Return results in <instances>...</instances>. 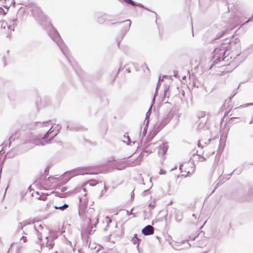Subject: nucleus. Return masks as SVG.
<instances>
[{"label":"nucleus","instance_id":"5701e85b","mask_svg":"<svg viewBox=\"0 0 253 253\" xmlns=\"http://www.w3.org/2000/svg\"><path fill=\"white\" fill-rule=\"evenodd\" d=\"M126 25V31H128L130 25H131V21L130 20H126L125 22Z\"/></svg>","mask_w":253,"mask_h":253},{"label":"nucleus","instance_id":"a19ab883","mask_svg":"<svg viewBox=\"0 0 253 253\" xmlns=\"http://www.w3.org/2000/svg\"><path fill=\"white\" fill-rule=\"evenodd\" d=\"M236 92H235V93L233 92L232 95L231 97H230V99H231V97H233L236 94Z\"/></svg>","mask_w":253,"mask_h":253},{"label":"nucleus","instance_id":"13d9d810","mask_svg":"<svg viewBox=\"0 0 253 253\" xmlns=\"http://www.w3.org/2000/svg\"><path fill=\"white\" fill-rule=\"evenodd\" d=\"M9 37V35H7L6 36V37Z\"/></svg>","mask_w":253,"mask_h":253},{"label":"nucleus","instance_id":"20e7f679","mask_svg":"<svg viewBox=\"0 0 253 253\" xmlns=\"http://www.w3.org/2000/svg\"><path fill=\"white\" fill-rule=\"evenodd\" d=\"M94 169V168L92 167L79 168L67 172L65 174H68L70 177H72L78 175L97 173V172L93 170Z\"/></svg>","mask_w":253,"mask_h":253},{"label":"nucleus","instance_id":"423d86ee","mask_svg":"<svg viewBox=\"0 0 253 253\" xmlns=\"http://www.w3.org/2000/svg\"><path fill=\"white\" fill-rule=\"evenodd\" d=\"M207 113L206 112H201L198 115L199 120L198 121V126L197 129L198 131H201L205 128V126L207 123L208 116H207Z\"/></svg>","mask_w":253,"mask_h":253},{"label":"nucleus","instance_id":"6e6d98bb","mask_svg":"<svg viewBox=\"0 0 253 253\" xmlns=\"http://www.w3.org/2000/svg\"><path fill=\"white\" fill-rule=\"evenodd\" d=\"M89 234H91V231L89 232Z\"/></svg>","mask_w":253,"mask_h":253},{"label":"nucleus","instance_id":"6ab92c4d","mask_svg":"<svg viewBox=\"0 0 253 253\" xmlns=\"http://www.w3.org/2000/svg\"><path fill=\"white\" fill-rule=\"evenodd\" d=\"M54 245V243L53 240H48L46 242V247L49 249H52Z\"/></svg>","mask_w":253,"mask_h":253},{"label":"nucleus","instance_id":"8fccbe9b","mask_svg":"<svg viewBox=\"0 0 253 253\" xmlns=\"http://www.w3.org/2000/svg\"><path fill=\"white\" fill-rule=\"evenodd\" d=\"M234 118H235V117H231V118H230V120H232V119H234Z\"/></svg>","mask_w":253,"mask_h":253},{"label":"nucleus","instance_id":"4be33fe9","mask_svg":"<svg viewBox=\"0 0 253 253\" xmlns=\"http://www.w3.org/2000/svg\"><path fill=\"white\" fill-rule=\"evenodd\" d=\"M163 80V79H161V77H160L159 78V80H158V82L157 83V86H156V91H155V94H154V97L153 98V101L155 99V96L157 95V91H158V89L159 88L160 86V82L161 81H162Z\"/></svg>","mask_w":253,"mask_h":253},{"label":"nucleus","instance_id":"c03bdc74","mask_svg":"<svg viewBox=\"0 0 253 253\" xmlns=\"http://www.w3.org/2000/svg\"><path fill=\"white\" fill-rule=\"evenodd\" d=\"M146 133V130H145V129H144L143 131V134L145 135Z\"/></svg>","mask_w":253,"mask_h":253},{"label":"nucleus","instance_id":"09e8293b","mask_svg":"<svg viewBox=\"0 0 253 253\" xmlns=\"http://www.w3.org/2000/svg\"><path fill=\"white\" fill-rule=\"evenodd\" d=\"M120 42V41H119V42H118V46H119Z\"/></svg>","mask_w":253,"mask_h":253},{"label":"nucleus","instance_id":"cd10ccee","mask_svg":"<svg viewBox=\"0 0 253 253\" xmlns=\"http://www.w3.org/2000/svg\"><path fill=\"white\" fill-rule=\"evenodd\" d=\"M226 31L225 30L222 31L220 33H219L217 34V39H219V38H221L223 35H224V34L225 33Z\"/></svg>","mask_w":253,"mask_h":253},{"label":"nucleus","instance_id":"f3484780","mask_svg":"<svg viewBox=\"0 0 253 253\" xmlns=\"http://www.w3.org/2000/svg\"><path fill=\"white\" fill-rule=\"evenodd\" d=\"M9 7L6 6H4V9L2 7H0V15H5L8 11Z\"/></svg>","mask_w":253,"mask_h":253},{"label":"nucleus","instance_id":"37998d69","mask_svg":"<svg viewBox=\"0 0 253 253\" xmlns=\"http://www.w3.org/2000/svg\"><path fill=\"white\" fill-rule=\"evenodd\" d=\"M98 220H99L98 218H97L96 219V221H95V225H96V224H97V223H98Z\"/></svg>","mask_w":253,"mask_h":253},{"label":"nucleus","instance_id":"1a4fd4ad","mask_svg":"<svg viewBox=\"0 0 253 253\" xmlns=\"http://www.w3.org/2000/svg\"><path fill=\"white\" fill-rule=\"evenodd\" d=\"M45 123H50V121H46L44 122H35L30 124V129H38L40 133H45L47 130H44L45 128L43 127H39L37 125L38 124H44Z\"/></svg>","mask_w":253,"mask_h":253},{"label":"nucleus","instance_id":"2eb2a0df","mask_svg":"<svg viewBox=\"0 0 253 253\" xmlns=\"http://www.w3.org/2000/svg\"><path fill=\"white\" fill-rule=\"evenodd\" d=\"M210 141V139H209L207 142L203 140H200L198 141V146L199 147H201L202 148H203L205 146V145L207 146V144L209 143Z\"/></svg>","mask_w":253,"mask_h":253},{"label":"nucleus","instance_id":"39448f33","mask_svg":"<svg viewBox=\"0 0 253 253\" xmlns=\"http://www.w3.org/2000/svg\"><path fill=\"white\" fill-rule=\"evenodd\" d=\"M226 47L221 46L215 48L213 51L212 58L214 60V63L217 64L221 61H223L226 58L225 54L226 52Z\"/></svg>","mask_w":253,"mask_h":253},{"label":"nucleus","instance_id":"c85d7f7f","mask_svg":"<svg viewBox=\"0 0 253 253\" xmlns=\"http://www.w3.org/2000/svg\"><path fill=\"white\" fill-rule=\"evenodd\" d=\"M169 87L168 86H166L165 87V89H164V96H166L167 92L169 90Z\"/></svg>","mask_w":253,"mask_h":253},{"label":"nucleus","instance_id":"f8f14e48","mask_svg":"<svg viewBox=\"0 0 253 253\" xmlns=\"http://www.w3.org/2000/svg\"><path fill=\"white\" fill-rule=\"evenodd\" d=\"M158 148V143H151L145 148V152L152 153L155 148Z\"/></svg>","mask_w":253,"mask_h":253},{"label":"nucleus","instance_id":"864d4df0","mask_svg":"<svg viewBox=\"0 0 253 253\" xmlns=\"http://www.w3.org/2000/svg\"><path fill=\"white\" fill-rule=\"evenodd\" d=\"M68 128H69V126H67V129H68Z\"/></svg>","mask_w":253,"mask_h":253},{"label":"nucleus","instance_id":"49530a36","mask_svg":"<svg viewBox=\"0 0 253 253\" xmlns=\"http://www.w3.org/2000/svg\"><path fill=\"white\" fill-rule=\"evenodd\" d=\"M182 166H183L182 165H180V167H179V169H181V170L182 169Z\"/></svg>","mask_w":253,"mask_h":253},{"label":"nucleus","instance_id":"a18cd8bd","mask_svg":"<svg viewBox=\"0 0 253 253\" xmlns=\"http://www.w3.org/2000/svg\"><path fill=\"white\" fill-rule=\"evenodd\" d=\"M19 225H20V228H21V229H22V228H23V227H22V223H21V222H20V223H19Z\"/></svg>","mask_w":253,"mask_h":253},{"label":"nucleus","instance_id":"f03ea898","mask_svg":"<svg viewBox=\"0 0 253 253\" xmlns=\"http://www.w3.org/2000/svg\"><path fill=\"white\" fill-rule=\"evenodd\" d=\"M39 127H44V130H47L46 132L43 135L39 134L37 136L34 135L32 133H28L26 136L25 142L31 143L34 146H43L51 143V139L56 136L59 132V129L58 125L53 129L52 125L50 123H45L44 124H38Z\"/></svg>","mask_w":253,"mask_h":253},{"label":"nucleus","instance_id":"bb28decb","mask_svg":"<svg viewBox=\"0 0 253 253\" xmlns=\"http://www.w3.org/2000/svg\"><path fill=\"white\" fill-rule=\"evenodd\" d=\"M226 31L225 30L222 31L220 33H219L217 34V39H219V38H221L223 35H224V34L225 33Z\"/></svg>","mask_w":253,"mask_h":253},{"label":"nucleus","instance_id":"aec40b11","mask_svg":"<svg viewBox=\"0 0 253 253\" xmlns=\"http://www.w3.org/2000/svg\"><path fill=\"white\" fill-rule=\"evenodd\" d=\"M87 182L91 186H94L96 185L97 184L100 183V182H99L98 180L96 179H90L88 180Z\"/></svg>","mask_w":253,"mask_h":253},{"label":"nucleus","instance_id":"b1692460","mask_svg":"<svg viewBox=\"0 0 253 253\" xmlns=\"http://www.w3.org/2000/svg\"><path fill=\"white\" fill-rule=\"evenodd\" d=\"M106 20L105 15H103L100 17H98V22L100 23H103Z\"/></svg>","mask_w":253,"mask_h":253},{"label":"nucleus","instance_id":"7ed1b4c3","mask_svg":"<svg viewBox=\"0 0 253 253\" xmlns=\"http://www.w3.org/2000/svg\"><path fill=\"white\" fill-rule=\"evenodd\" d=\"M86 193H84V197L79 199L80 205L79 208V214L83 220L88 219V223L90 224L92 216L90 215L94 213V210L93 208H89L86 211L88 204V200L85 197Z\"/></svg>","mask_w":253,"mask_h":253},{"label":"nucleus","instance_id":"c9c22d12","mask_svg":"<svg viewBox=\"0 0 253 253\" xmlns=\"http://www.w3.org/2000/svg\"><path fill=\"white\" fill-rule=\"evenodd\" d=\"M136 5H138V6L141 7H144V6L141 3H137Z\"/></svg>","mask_w":253,"mask_h":253},{"label":"nucleus","instance_id":"4d7b16f0","mask_svg":"<svg viewBox=\"0 0 253 253\" xmlns=\"http://www.w3.org/2000/svg\"><path fill=\"white\" fill-rule=\"evenodd\" d=\"M185 242V241H183L182 243H184Z\"/></svg>","mask_w":253,"mask_h":253},{"label":"nucleus","instance_id":"de8ad7c7","mask_svg":"<svg viewBox=\"0 0 253 253\" xmlns=\"http://www.w3.org/2000/svg\"><path fill=\"white\" fill-rule=\"evenodd\" d=\"M134 194H133V191L132 192V194H131V197H132V196H133Z\"/></svg>","mask_w":253,"mask_h":253},{"label":"nucleus","instance_id":"a878e982","mask_svg":"<svg viewBox=\"0 0 253 253\" xmlns=\"http://www.w3.org/2000/svg\"><path fill=\"white\" fill-rule=\"evenodd\" d=\"M175 218L177 221L179 222L181 220V219L182 218V215H181L179 213H176L175 215Z\"/></svg>","mask_w":253,"mask_h":253},{"label":"nucleus","instance_id":"e433bc0d","mask_svg":"<svg viewBox=\"0 0 253 253\" xmlns=\"http://www.w3.org/2000/svg\"><path fill=\"white\" fill-rule=\"evenodd\" d=\"M189 238L190 239H191V240H194L196 238V237H192L191 236L189 237Z\"/></svg>","mask_w":253,"mask_h":253},{"label":"nucleus","instance_id":"9b49d317","mask_svg":"<svg viewBox=\"0 0 253 253\" xmlns=\"http://www.w3.org/2000/svg\"><path fill=\"white\" fill-rule=\"evenodd\" d=\"M154 233V228L151 225H148L144 227L142 230V233L144 235H150Z\"/></svg>","mask_w":253,"mask_h":253},{"label":"nucleus","instance_id":"7c9ffc66","mask_svg":"<svg viewBox=\"0 0 253 253\" xmlns=\"http://www.w3.org/2000/svg\"><path fill=\"white\" fill-rule=\"evenodd\" d=\"M155 206V203L154 202V203H151L149 205V207L150 208H154Z\"/></svg>","mask_w":253,"mask_h":253},{"label":"nucleus","instance_id":"ea45409f","mask_svg":"<svg viewBox=\"0 0 253 253\" xmlns=\"http://www.w3.org/2000/svg\"><path fill=\"white\" fill-rule=\"evenodd\" d=\"M236 92H235V93L233 92L232 95L231 97H230V99H231V97H233L236 94Z\"/></svg>","mask_w":253,"mask_h":253},{"label":"nucleus","instance_id":"5fc2aeb1","mask_svg":"<svg viewBox=\"0 0 253 253\" xmlns=\"http://www.w3.org/2000/svg\"><path fill=\"white\" fill-rule=\"evenodd\" d=\"M192 215H193V217H195V214H193Z\"/></svg>","mask_w":253,"mask_h":253},{"label":"nucleus","instance_id":"393cba45","mask_svg":"<svg viewBox=\"0 0 253 253\" xmlns=\"http://www.w3.org/2000/svg\"><path fill=\"white\" fill-rule=\"evenodd\" d=\"M124 1L125 2L131 4L133 6H135L136 4V2L132 0H124Z\"/></svg>","mask_w":253,"mask_h":253},{"label":"nucleus","instance_id":"412c9836","mask_svg":"<svg viewBox=\"0 0 253 253\" xmlns=\"http://www.w3.org/2000/svg\"><path fill=\"white\" fill-rule=\"evenodd\" d=\"M35 230L38 232L40 233V230H42L43 229V226L41 224H35L34 226Z\"/></svg>","mask_w":253,"mask_h":253},{"label":"nucleus","instance_id":"ddd939ff","mask_svg":"<svg viewBox=\"0 0 253 253\" xmlns=\"http://www.w3.org/2000/svg\"><path fill=\"white\" fill-rule=\"evenodd\" d=\"M141 158H137L134 161L131 162L130 160H129L127 162V165L128 166L134 167L136 165H139L140 164Z\"/></svg>","mask_w":253,"mask_h":253},{"label":"nucleus","instance_id":"f257e3e1","mask_svg":"<svg viewBox=\"0 0 253 253\" xmlns=\"http://www.w3.org/2000/svg\"><path fill=\"white\" fill-rule=\"evenodd\" d=\"M31 10L35 19L38 21L41 25L45 28L50 37L57 43L62 52L66 57L76 73L80 74V69L78 66V64L73 59L71 58L69 56L67 47L65 45L63 41L61 39L59 33L53 27L50 21L42 12L40 7L35 5L33 6Z\"/></svg>","mask_w":253,"mask_h":253},{"label":"nucleus","instance_id":"4c0bfd02","mask_svg":"<svg viewBox=\"0 0 253 253\" xmlns=\"http://www.w3.org/2000/svg\"><path fill=\"white\" fill-rule=\"evenodd\" d=\"M126 167H123L122 168H116L118 169H125Z\"/></svg>","mask_w":253,"mask_h":253},{"label":"nucleus","instance_id":"473e14b6","mask_svg":"<svg viewBox=\"0 0 253 253\" xmlns=\"http://www.w3.org/2000/svg\"><path fill=\"white\" fill-rule=\"evenodd\" d=\"M253 15H252V17L249 18V20L248 21H247L245 23H244V24H243V25H244L246 23H248L249 21H253Z\"/></svg>","mask_w":253,"mask_h":253},{"label":"nucleus","instance_id":"bf43d9fd","mask_svg":"<svg viewBox=\"0 0 253 253\" xmlns=\"http://www.w3.org/2000/svg\"><path fill=\"white\" fill-rule=\"evenodd\" d=\"M148 123V121L147 122L146 125H147Z\"/></svg>","mask_w":253,"mask_h":253},{"label":"nucleus","instance_id":"0eeeda50","mask_svg":"<svg viewBox=\"0 0 253 253\" xmlns=\"http://www.w3.org/2000/svg\"><path fill=\"white\" fill-rule=\"evenodd\" d=\"M17 25V19H12L9 21V22L3 21L0 22V27L1 29H5L6 28L10 30V32L14 31V28Z\"/></svg>","mask_w":253,"mask_h":253},{"label":"nucleus","instance_id":"a211bd4d","mask_svg":"<svg viewBox=\"0 0 253 253\" xmlns=\"http://www.w3.org/2000/svg\"><path fill=\"white\" fill-rule=\"evenodd\" d=\"M69 207V205L68 204H65L61 206H54V208L56 210H60L61 211H64L66 209Z\"/></svg>","mask_w":253,"mask_h":253},{"label":"nucleus","instance_id":"2f4dec72","mask_svg":"<svg viewBox=\"0 0 253 253\" xmlns=\"http://www.w3.org/2000/svg\"><path fill=\"white\" fill-rule=\"evenodd\" d=\"M150 108L149 109V110L147 111V112L146 113V120L147 119V118H149V116L150 115Z\"/></svg>","mask_w":253,"mask_h":253},{"label":"nucleus","instance_id":"4468645a","mask_svg":"<svg viewBox=\"0 0 253 253\" xmlns=\"http://www.w3.org/2000/svg\"><path fill=\"white\" fill-rule=\"evenodd\" d=\"M140 241L141 240L137 237V235L136 234H134L132 238V242L134 244H137V248L139 247Z\"/></svg>","mask_w":253,"mask_h":253},{"label":"nucleus","instance_id":"6e6552de","mask_svg":"<svg viewBox=\"0 0 253 253\" xmlns=\"http://www.w3.org/2000/svg\"><path fill=\"white\" fill-rule=\"evenodd\" d=\"M169 122V119L167 118H165L163 119V120L161 122V123L159 125H156L154 127V130L153 132V136H155L156 135L158 132L167 124Z\"/></svg>","mask_w":253,"mask_h":253},{"label":"nucleus","instance_id":"dca6fc26","mask_svg":"<svg viewBox=\"0 0 253 253\" xmlns=\"http://www.w3.org/2000/svg\"><path fill=\"white\" fill-rule=\"evenodd\" d=\"M100 184L103 187V190H102L100 192V194L99 195V197H102L105 193L107 191V188L106 186L105 182H102L101 181H100Z\"/></svg>","mask_w":253,"mask_h":253},{"label":"nucleus","instance_id":"58836bf2","mask_svg":"<svg viewBox=\"0 0 253 253\" xmlns=\"http://www.w3.org/2000/svg\"><path fill=\"white\" fill-rule=\"evenodd\" d=\"M160 173L161 174H165V171H163L162 169L161 170V171L160 172Z\"/></svg>","mask_w":253,"mask_h":253},{"label":"nucleus","instance_id":"f704fd0d","mask_svg":"<svg viewBox=\"0 0 253 253\" xmlns=\"http://www.w3.org/2000/svg\"><path fill=\"white\" fill-rule=\"evenodd\" d=\"M38 236V238L40 240H42V236L41 233L40 234V233H39Z\"/></svg>","mask_w":253,"mask_h":253},{"label":"nucleus","instance_id":"72a5a7b5","mask_svg":"<svg viewBox=\"0 0 253 253\" xmlns=\"http://www.w3.org/2000/svg\"><path fill=\"white\" fill-rule=\"evenodd\" d=\"M21 240H23L24 242H26V241H27V238L25 236H22L21 238Z\"/></svg>","mask_w":253,"mask_h":253},{"label":"nucleus","instance_id":"3c124183","mask_svg":"<svg viewBox=\"0 0 253 253\" xmlns=\"http://www.w3.org/2000/svg\"><path fill=\"white\" fill-rule=\"evenodd\" d=\"M214 151L212 152H211V154H214Z\"/></svg>","mask_w":253,"mask_h":253},{"label":"nucleus","instance_id":"603ef678","mask_svg":"<svg viewBox=\"0 0 253 253\" xmlns=\"http://www.w3.org/2000/svg\"><path fill=\"white\" fill-rule=\"evenodd\" d=\"M252 121H251V122H250V124H252Z\"/></svg>","mask_w":253,"mask_h":253},{"label":"nucleus","instance_id":"c756f323","mask_svg":"<svg viewBox=\"0 0 253 253\" xmlns=\"http://www.w3.org/2000/svg\"><path fill=\"white\" fill-rule=\"evenodd\" d=\"M124 137L125 138H126L127 140V145L130 144V138H129V137L128 135L126 136V135H124Z\"/></svg>","mask_w":253,"mask_h":253},{"label":"nucleus","instance_id":"9d476101","mask_svg":"<svg viewBox=\"0 0 253 253\" xmlns=\"http://www.w3.org/2000/svg\"><path fill=\"white\" fill-rule=\"evenodd\" d=\"M158 154L160 156H163L167 152L168 149V145L166 143H162V144L158 143Z\"/></svg>","mask_w":253,"mask_h":253},{"label":"nucleus","instance_id":"79ce46f5","mask_svg":"<svg viewBox=\"0 0 253 253\" xmlns=\"http://www.w3.org/2000/svg\"><path fill=\"white\" fill-rule=\"evenodd\" d=\"M236 92H235V93L233 92L232 95L231 97H230V99H231V97H233L236 94Z\"/></svg>","mask_w":253,"mask_h":253}]
</instances>
